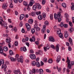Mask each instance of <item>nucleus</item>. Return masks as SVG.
I'll list each match as a JSON object with an SVG mask.
<instances>
[{
  "label": "nucleus",
  "instance_id": "nucleus-1",
  "mask_svg": "<svg viewBox=\"0 0 74 74\" xmlns=\"http://www.w3.org/2000/svg\"><path fill=\"white\" fill-rule=\"evenodd\" d=\"M19 55L18 54H16V56H15V59L16 60H17V61L19 62H20L21 63H23V57L22 56H20L19 58Z\"/></svg>",
  "mask_w": 74,
  "mask_h": 74
},
{
  "label": "nucleus",
  "instance_id": "nucleus-2",
  "mask_svg": "<svg viewBox=\"0 0 74 74\" xmlns=\"http://www.w3.org/2000/svg\"><path fill=\"white\" fill-rule=\"evenodd\" d=\"M35 2L33 0H31L30 1L29 5H28L27 6V10L28 11H30V8L29 7V6L31 7L33 5V4Z\"/></svg>",
  "mask_w": 74,
  "mask_h": 74
},
{
  "label": "nucleus",
  "instance_id": "nucleus-3",
  "mask_svg": "<svg viewBox=\"0 0 74 74\" xmlns=\"http://www.w3.org/2000/svg\"><path fill=\"white\" fill-rule=\"evenodd\" d=\"M61 32V30L59 29L58 31H57V33L58 34H59V37L63 39V35L62 33H60Z\"/></svg>",
  "mask_w": 74,
  "mask_h": 74
},
{
  "label": "nucleus",
  "instance_id": "nucleus-4",
  "mask_svg": "<svg viewBox=\"0 0 74 74\" xmlns=\"http://www.w3.org/2000/svg\"><path fill=\"white\" fill-rule=\"evenodd\" d=\"M66 62H68L67 68L68 69H71V65H70V60H69V57H67V61Z\"/></svg>",
  "mask_w": 74,
  "mask_h": 74
},
{
  "label": "nucleus",
  "instance_id": "nucleus-5",
  "mask_svg": "<svg viewBox=\"0 0 74 74\" xmlns=\"http://www.w3.org/2000/svg\"><path fill=\"white\" fill-rule=\"evenodd\" d=\"M0 53H2L3 55H4V56H7V54L5 53H3V47L1 46H0Z\"/></svg>",
  "mask_w": 74,
  "mask_h": 74
},
{
  "label": "nucleus",
  "instance_id": "nucleus-6",
  "mask_svg": "<svg viewBox=\"0 0 74 74\" xmlns=\"http://www.w3.org/2000/svg\"><path fill=\"white\" fill-rule=\"evenodd\" d=\"M25 26L27 28V31H29L31 29V27L30 25L28 23L25 24Z\"/></svg>",
  "mask_w": 74,
  "mask_h": 74
},
{
  "label": "nucleus",
  "instance_id": "nucleus-7",
  "mask_svg": "<svg viewBox=\"0 0 74 74\" xmlns=\"http://www.w3.org/2000/svg\"><path fill=\"white\" fill-rule=\"evenodd\" d=\"M29 57L32 59H36V57L35 55L32 54L29 55Z\"/></svg>",
  "mask_w": 74,
  "mask_h": 74
},
{
  "label": "nucleus",
  "instance_id": "nucleus-8",
  "mask_svg": "<svg viewBox=\"0 0 74 74\" xmlns=\"http://www.w3.org/2000/svg\"><path fill=\"white\" fill-rule=\"evenodd\" d=\"M49 40L51 42H55V40L54 38L52 36H50L49 37Z\"/></svg>",
  "mask_w": 74,
  "mask_h": 74
},
{
  "label": "nucleus",
  "instance_id": "nucleus-9",
  "mask_svg": "<svg viewBox=\"0 0 74 74\" xmlns=\"http://www.w3.org/2000/svg\"><path fill=\"white\" fill-rule=\"evenodd\" d=\"M46 25H44L43 26V29H42V33H45V30L46 29V28L45 27H46Z\"/></svg>",
  "mask_w": 74,
  "mask_h": 74
},
{
  "label": "nucleus",
  "instance_id": "nucleus-10",
  "mask_svg": "<svg viewBox=\"0 0 74 74\" xmlns=\"http://www.w3.org/2000/svg\"><path fill=\"white\" fill-rule=\"evenodd\" d=\"M36 71L38 72L40 74H42L44 73V71L42 69H40L39 70L37 69L36 70Z\"/></svg>",
  "mask_w": 74,
  "mask_h": 74
},
{
  "label": "nucleus",
  "instance_id": "nucleus-11",
  "mask_svg": "<svg viewBox=\"0 0 74 74\" xmlns=\"http://www.w3.org/2000/svg\"><path fill=\"white\" fill-rule=\"evenodd\" d=\"M37 3H36L32 7V10H36L37 8Z\"/></svg>",
  "mask_w": 74,
  "mask_h": 74
},
{
  "label": "nucleus",
  "instance_id": "nucleus-12",
  "mask_svg": "<svg viewBox=\"0 0 74 74\" xmlns=\"http://www.w3.org/2000/svg\"><path fill=\"white\" fill-rule=\"evenodd\" d=\"M8 3H7L3 4L2 6L3 8V9H5V8H6L8 7Z\"/></svg>",
  "mask_w": 74,
  "mask_h": 74
},
{
  "label": "nucleus",
  "instance_id": "nucleus-13",
  "mask_svg": "<svg viewBox=\"0 0 74 74\" xmlns=\"http://www.w3.org/2000/svg\"><path fill=\"white\" fill-rule=\"evenodd\" d=\"M69 33H68V32L67 31H65L64 34V36L65 38H67L68 36H69Z\"/></svg>",
  "mask_w": 74,
  "mask_h": 74
},
{
  "label": "nucleus",
  "instance_id": "nucleus-14",
  "mask_svg": "<svg viewBox=\"0 0 74 74\" xmlns=\"http://www.w3.org/2000/svg\"><path fill=\"white\" fill-rule=\"evenodd\" d=\"M11 41V39L10 38H8L6 39V42L9 43V44L10 43Z\"/></svg>",
  "mask_w": 74,
  "mask_h": 74
},
{
  "label": "nucleus",
  "instance_id": "nucleus-15",
  "mask_svg": "<svg viewBox=\"0 0 74 74\" xmlns=\"http://www.w3.org/2000/svg\"><path fill=\"white\" fill-rule=\"evenodd\" d=\"M69 41L71 45H73V40H72V39L71 38H69Z\"/></svg>",
  "mask_w": 74,
  "mask_h": 74
},
{
  "label": "nucleus",
  "instance_id": "nucleus-16",
  "mask_svg": "<svg viewBox=\"0 0 74 74\" xmlns=\"http://www.w3.org/2000/svg\"><path fill=\"white\" fill-rule=\"evenodd\" d=\"M37 8L38 10H40L41 8V6L38 3H37Z\"/></svg>",
  "mask_w": 74,
  "mask_h": 74
},
{
  "label": "nucleus",
  "instance_id": "nucleus-17",
  "mask_svg": "<svg viewBox=\"0 0 74 74\" xmlns=\"http://www.w3.org/2000/svg\"><path fill=\"white\" fill-rule=\"evenodd\" d=\"M24 17H25V15H24V14H21L20 16V20H21H21H22V19H23V18Z\"/></svg>",
  "mask_w": 74,
  "mask_h": 74
},
{
  "label": "nucleus",
  "instance_id": "nucleus-18",
  "mask_svg": "<svg viewBox=\"0 0 74 74\" xmlns=\"http://www.w3.org/2000/svg\"><path fill=\"white\" fill-rule=\"evenodd\" d=\"M71 5L72 6L71 7V8L72 10H74V3H71Z\"/></svg>",
  "mask_w": 74,
  "mask_h": 74
},
{
  "label": "nucleus",
  "instance_id": "nucleus-19",
  "mask_svg": "<svg viewBox=\"0 0 74 74\" xmlns=\"http://www.w3.org/2000/svg\"><path fill=\"white\" fill-rule=\"evenodd\" d=\"M38 18L39 20H42V15H40L38 16Z\"/></svg>",
  "mask_w": 74,
  "mask_h": 74
},
{
  "label": "nucleus",
  "instance_id": "nucleus-20",
  "mask_svg": "<svg viewBox=\"0 0 74 74\" xmlns=\"http://www.w3.org/2000/svg\"><path fill=\"white\" fill-rule=\"evenodd\" d=\"M56 51L57 52L59 51V45H57L56 47Z\"/></svg>",
  "mask_w": 74,
  "mask_h": 74
},
{
  "label": "nucleus",
  "instance_id": "nucleus-21",
  "mask_svg": "<svg viewBox=\"0 0 74 74\" xmlns=\"http://www.w3.org/2000/svg\"><path fill=\"white\" fill-rule=\"evenodd\" d=\"M36 66H37V67H40V63L38 62H36Z\"/></svg>",
  "mask_w": 74,
  "mask_h": 74
},
{
  "label": "nucleus",
  "instance_id": "nucleus-22",
  "mask_svg": "<svg viewBox=\"0 0 74 74\" xmlns=\"http://www.w3.org/2000/svg\"><path fill=\"white\" fill-rule=\"evenodd\" d=\"M28 22L30 24H32L33 23V20L32 19H29V20Z\"/></svg>",
  "mask_w": 74,
  "mask_h": 74
},
{
  "label": "nucleus",
  "instance_id": "nucleus-23",
  "mask_svg": "<svg viewBox=\"0 0 74 74\" xmlns=\"http://www.w3.org/2000/svg\"><path fill=\"white\" fill-rule=\"evenodd\" d=\"M3 49L4 51H5V52H7V51H8V48L6 47H4Z\"/></svg>",
  "mask_w": 74,
  "mask_h": 74
},
{
  "label": "nucleus",
  "instance_id": "nucleus-24",
  "mask_svg": "<svg viewBox=\"0 0 74 74\" xmlns=\"http://www.w3.org/2000/svg\"><path fill=\"white\" fill-rule=\"evenodd\" d=\"M36 62L35 61H33L31 62V64L32 66H36Z\"/></svg>",
  "mask_w": 74,
  "mask_h": 74
},
{
  "label": "nucleus",
  "instance_id": "nucleus-25",
  "mask_svg": "<svg viewBox=\"0 0 74 74\" xmlns=\"http://www.w3.org/2000/svg\"><path fill=\"white\" fill-rule=\"evenodd\" d=\"M3 26L4 27H7V24L6 23L4 22L3 23Z\"/></svg>",
  "mask_w": 74,
  "mask_h": 74
},
{
  "label": "nucleus",
  "instance_id": "nucleus-26",
  "mask_svg": "<svg viewBox=\"0 0 74 74\" xmlns=\"http://www.w3.org/2000/svg\"><path fill=\"white\" fill-rule=\"evenodd\" d=\"M2 68H5V69H6L7 68V65L5 64H3L2 65Z\"/></svg>",
  "mask_w": 74,
  "mask_h": 74
},
{
  "label": "nucleus",
  "instance_id": "nucleus-27",
  "mask_svg": "<svg viewBox=\"0 0 74 74\" xmlns=\"http://www.w3.org/2000/svg\"><path fill=\"white\" fill-rule=\"evenodd\" d=\"M0 61L1 62V63L2 64H3L4 63V60L3 59H2L0 60Z\"/></svg>",
  "mask_w": 74,
  "mask_h": 74
},
{
  "label": "nucleus",
  "instance_id": "nucleus-28",
  "mask_svg": "<svg viewBox=\"0 0 74 74\" xmlns=\"http://www.w3.org/2000/svg\"><path fill=\"white\" fill-rule=\"evenodd\" d=\"M23 4L24 5H25V6H26V5H28V3H27V2H25V1H24L23 2Z\"/></svg>",
  "mask_w": 74,
  "mask_h": 74
},
{
  "label": "nucleus",
  "instance_id": "nucleus-29",
  "mask_svg": "<svg viewBox=\"0 0 74 74\" xmlns=\"http://www.w3.org/2000/svg\"><path fill=\"white\" fill-rule=\"evenodd\" d=\"M56 15L58 17H60V15H61V14H60V12H58L57 13V14H56Z\"/></svg>",
  "mask_w": 74,
  "mask_h": 74
},
{
  "label": "nucleus",
  "instance_id": "nucleus-30",
  "mask_svg": "<svg viewBox=\"0 0 74 74\" xmlns=\"http://www.w3.org/2000/svg\"><path fill=\"white\" fill-rule=\"evenodd\" d=\"M31 15H32V16H34L36 15V13L34 12H31Z\"/></svg>",
  "mask_w": 74,
  "mask_h": 74
},
{
  "label": "nucleus",
  "instance_id": "nucleus-31",
  "mask_svg": "<svg viewBox=\"0 0 74 74\" xmlns=\"http://www.w3.org/2000/svg\"><path fill=\"white\" fill-rule=\"evenodd\" d=\"M31 32L32 34H34V33L35 32V29H32Z\"/></svg>",
  "mask_w": 74,
  "mask_h": 74
},
{
  "label": "nucleus",
  "instance_id": "nucleus-32",
  "mask_svg": "<svg viewBox=\"0 0 74 74\" xmlns=\"http://www.w3.org/2000/svg\"><path fill=\"white\" fill-rule=\"evenodd\" d=\"M52 59H49L48 61V62L49 63H52Z\"/></svg>",
  "mask_w": 74,
  "mask_h": 74
},
{
  "label": "nucleus",
  "instance_id": "nucleus-33",
  "mask_svg": "<svg viewBox=\"0 0 74 74\" xmlns=\"http://www.w3.org/2000/svg\"><path fill=\"white\" fill-rule=\"evenodd\" d=\"M57 69L58 72H60L61 71V70L62 69L61 68H58L57 66Z\"/></svg>",
  "mask_w": 74,
  "mask_h": 74
},
{
  "label": "nucleus",
  "instance_id": "nucleus-34",
  "mask_svg": "<svg viewBox=\"0 0 74 74\" xmlns=\"http://www.w3.org/2000/svg\"><path fill=\"white\" fill-rule=\"evenodd\" d=\"M62 5L63 7H66V4L65 3H63Z\"/></svg>",
  "mask_w": 74,
  "mask_h": 74
},
{
  "label": "nucleus",
  "instance_id": "nucleus-35",
  "mask_svg": "<svg viewBox=\"0 0 74 74\" xmlns=\"http://www.w3.org/2000/svg\"><path fill=\"white\" fill-rule=\"evenodd\" d=\"M10 60L12 62H14V61H16V60L15 59L12 57L11 58V59H10Z\"/></svg>",
  "mask_w": 74,
  "mask_h": 74
},
{
  "label": "nucleus",
  "instance_id": "nucleus-36",
  "mask_svg": "<svg viewBox=\"0 0 74 74\" xmlns=\"http://www.w3.org/2000/svg\"><path fill=\"white\" fill-rule=\"evenodd\" d=\"M38 53H39V54L41 55V54H42V50H39L38 51Z\"/></svg>",
  "mask_w": 74,
  "mask_h": 74
},
{
  "label": "nucleus",
  "instance_id": "nucleus-37",
  "mask_svg": "<svg viewBox=\"0 0 74 74\" xmlns=\"http://www.w3.org/2000/svg\"><path fill=\"white\" fill-rule=\"evenodd\" d=\"M54 17L55 19H57L58 18V16L56 15V13H55L54 14Z\"/></svg>",
  "mask_w": 74,
  "mask_h": 74
},
{
  "label": "nucleus",
  "instance_id": "nucleus-38",
  "mask_svg": "<svg viewBox=\"0 0 74 74\" xmlns=\"http://www.w3.org/2000/svg\"><path fill=\"white\" fill-rule=\"evenodd\" d=\"M38 27V25L37 24L35 23L34 25V29H36Z\"/></svg>",
  "mask_w": 74,
  "mask_h": 74
},
{
  "label": "nucleus",
  "instance_id": "nucleus-39",
  "mask_svg": "<svg viewBox=\"0 0 74 74\" xmlns=\"http://www.w3.org/2000/svg\"><path fill=\"white\" fill-rule=\"evenodd\" d=\"M36 14L37 15H38L41 14V11L37 12L36 13Z\"/></svg>",
  "mask_w": 74,
  "mask_h": 74
},
{
  "label": "nucleus",
  "instance_id": "nucleus-40",
  "mask_svg": "<svg viewBox=\"0 0 74 74\" xmlns=\"http://www.w3.org/2000/svg\"><path fill=\"white\" fill-rule=\"evenodd\" d=\"M69 25L70 26H71V27H72V26H73V24H72V22L70 21H69Z\"/></svg>",
  "mask_w": 74,
  "mask_h": 74
},
{
  "label": "nucleus",
  "instance_id": "nucleus-41",
  "mask_svg": "<svg viewBox=\"0 0 74 74\" xmlns=\"http://www.w3.org/2000/svg\"><path fill=\"white\" fill-rule=\"evenodd\" d=\"M26 51H27V49H26V47H23V51L24 52H26Z\"/></svg>",
  "mask_w": 74,
  "mask_h": 74
},
{
  "label": "nucleus",
  "instance_id": "nucleus-42",
  "mask_svg": "<svg viewBox=\"0 0 74 74\" xmlns=\"http://www.w3.org/2000/svg\"><path fill=\"white\" fill-rule=\"evenodd\" d=\"M49 23V22H48L47 21H46L45 22V25H47V26H48V24Z\"/></svg>",
  "mask_w": 74,
  "mask_h": 74
},
{
  "label": "nucleus",
  "instance_id": "nucleus-43",
  "mask_svg": "<svg viewBox=\"0 0 74 74\" xmlns=\"http://www.w3.org/2000/svg\"><path fill=\"white\" fill-rule=\"evenodd\" d=\"M50 47L52 48V49H55V46H54V45H51Z\"/></svg>",
  "mask_w": 74,
  "mask_h": 74
},
{
  "label": "nucleus",
  "instance_id": "nucleus-44",
  "mask_svg": "<svg viewBox=\"0 0 74 74\" xmlns=\"http://www.w3.org/2000/svg\"><path fill=\"white\" fill-rule=\"evenodd\" d=\"M14 45H15V46H17L18 45V42L17 41H15L14 43Z\"/></svg>",
  "mask_w": 74,
  "mask_h": 74
},
{
  "label": "nucleus",
  "instance_id": "nucleus-45",
  "mask_svg": "<svg viewBox=\"0 0 74 74\" xmlns=\"http://www.w3.org/2000/svg\"><path fill=\"white\" fill-rule=\"evenodd\" d=\"M10 8H13V4H12V3H10Z\"/></svg>",
  "mask_w": 74,
  "mask_h": 74
},
{
  "label": "nucleus",
  "instance_id": "nucleus-46",
  "mask_svg": "<svg viewBox=\"0 0 74 74\" xmlns=\"http://www.w3.org/2000/svg\"><path fill=\"white\" fill-rule=\"evenodd\" d=\"M65 16L66 18H69V15L67 13H65Z\"/></svg>",
  "mask_w": 74,
  "mask_h": 74
},
{
  "label": "nucleus",
  "instance_id": "nucleus-47",
  "mask_svg": "<svg viewBox=\"0 0 74 74\" xmlns=\"http://www.w3.org/2000/svg\"><path fill=\"white\" fill-rule=\"evenodd\" d=\"M9 53L10 55H13V52H12V51L11 50L9 51Z\"/></svg>",
  "mask_w": 74,
  "mask_h": 74
},
{
  "label": "nucleus",
  "instance_id": "nucleus-48",
  "mask_svg": "<svg viewBox=\"0 0 74 74\" xmlns=\"http://www.w3.org/2000/svg\"><path fill=\"white\" fill-rule=\"evenodd\" d=\"M50 19L51 20L53 19V15L52 14H51L50 16Z\"/></svg>",
  "mask_w": 74,
  "mask_h": 74
},
{
  "label": "nucleus",
  "instance_id": "nucleus-49",
  "mask_svg": "<svg viewBox=\"0 0 74 74\" xmlns=\"http://www.w3.org/2000/svg\"><path fill=\"white\" fill-rule=\"evenodd\" d=\"M36 29V31H37V32H39L40 30V27H38Z\"/></svg>",
  "mask_w": 74,
  "mask_h": 74
},
{
  "label": "nucleus",
  "instance_id": "nucleus-50",
  "mask_svg": "<svg viewBox=\"0 0 74 74\" xmlns=\"http://www.w3.org/2000/svg\"><path fill=\"white\" fill-rule=\"evenodd\" d=\"M45 0H43L42 1V4L43 5L45 4Z\"/></svg>",
  "mask_w": 74,
  "mask_h": 74
},
{
  "label": "nucleus",
  "instance_id": "nucleus-51",
  "mask_svg": "<svg viewBox=\"0 0 74 74\" xmlns=\"http://www.w3.org/2000/svg\"><path fill=\"white\" fill-rule=\"evenodd\" d=\"M64 25H63V23L62 22H61L60 23V27H63V26H64Z\"/></svg>",
  "mask_w": 74,
  "mask_h": 74
},
{
  "label": "nucleus",
  "instance_id": "nucleus-52",
  "mask_svg": "<svg viewBox=\"0 0 74 74\" xmlns=\"http://www.w3.org/2000/svg\"><path fill=\"white\" fill-rule=\"evenodd\" d=\"M58 21L59 22H60V21H62V18H61L60 17L58 18Z\"/></svg>",
  "mask_w": 74,
  "mask_h": 74
},
{
  "label": "nucleus",
  "instance_id": "nucleus-53",
  "mask_svg": "<svg viewBox=\"0 0 74 74\" xmlns=\"http://www.w3.org/2000/svg\"><path fill=\"white\" fill-rule=\"evenodd\" d=\"M69 30L71 32H72L73 31V28L72 27L70 28L69 29Z\"/></svg>",
  "mask_w": 74,
  "mask_h": 74
},
{
  "label": "nucleus",
  "instance_id": "nucleus-54",
  "mask_svg": "<svg viewBox=\"0 0 74 74\" xmlns=\"http://www.w3.org/2000/svg\"><path fill=\"white\" fill-rule=\"evenodd\" d=\"M32 72H33V73H34L35 74V73H36V70H35V69H33L32 70Z\"/></svg>",
  "mask_w": 74,
  "mask_h": 74
},
{
  "label": "nucleus",
  "instance_id": "nucleus-55",
  "mask_svg": "<svg viewBox=\"0 0 74 74\" xmlns=\"http://www.w3.org/2000/svg\"><path fill=\"white\" fill-rule=\"evenodd\" d=\"M64 27L65 28H67L68 27V25L67 24H64Z\"/></svg>",
  "mask_w": 74,
  "mask_h": 74
},
{
  "label": "nucleus",
  "instance_id": "nucleus-56",
  "mask_svg": "<svg viewBox=\"0 0 74 74\" xmlns=\"http://www.w3.org/2000/svg\"><path fill=\"white\" fill-rule=\"evenodd\" d=\"M60 59L57 58V60H56V62H57V63H59V62L60 61Z\"/></svg>",
  "mask_w": 74,
  "mask_h": 74
},
{
  "label": "nucleus",
  "instance_id": "nucleus-57",
  "mask_svg": "<svg viewBox=\"0 0 74 74\" xmlns=\"http://www.w3.org/2000/svg\"><path fill=\"white\" fill-rule=\"evenodd\" d=\"M68 50L69 51H71V47L69 46L68 47Z\"/></svg>",
  "mask_w": 74,
  "mask_h": 74
},
{
  "label": "nucleus",
  "instance_id": "nucleus-58",
  "mask_svg": "<svg viewBox=\"0 0 74 74\" xmlns=\"http://www.w3.org/2000/svg\"><path fill=\"white\" fill-rule=\"evenodd\" d=\"M25 44L26 45H27V47L29 46V43L28 42H26L25 43Z\"/></svg>",
  "mask_w": 74,
  "mask_h": 74
},
{
  "label": "nucleus",
  "instance_id": "nucleus-59",
  "mask_svg": "<svg viewBox=\"0 0 74 74\" xmlns=\"http://www.w3.org/2000/svg\"><path fill=\"white\" fill-rule=\"evenodd\" d=\"M40 64H41L40 66H42L44 65V63H43V62H42V61L40 62Z\"/></svg>",
  "mask_w": 74,
  "mask_h": 74
},
{
  "label": "nucleus",
  "instance_id": "nucleus-60",
  "mask_svg": "<svg viewBox=\"0 0 74 74\" xmlns=\"http://www.w3.org/2000/svg\"><path fill=\"white\" fill-rule=\"evenodd\" d=\"M15 15H18V11H15Z\"/></svg>",
  "mask_w": 74,
  "mask_h": 74
},
{
  "label": "nucleus",
  "instance_id": "nucleus-61",
  "mask_svg": "<svg viewBox=\"0 0 74 74\" xmlns=\"http://www.w3.org/2000/svg\"><path fill=\"white\" fill-rule=\"evenodd\" d=\"M29 41H31V42H32V41H34H34H35V40H33V39H32V38H30V39H29Z\"/></svg>",
  "mask_w": 74,
  "mask_h": 74
},
{
  "label": "nucleus",
  "instance_id": "nucleus-62",
  "mask_svg": "<svg viewBox=\"0 0 74 74\" xmlns=\"http://www.w3.org/2000/svg\"><path fill=\"white\" fill-rule=\"evenodd\" d=\"M14 73L15 74H18V72H17L16 70H14Z\"/></svg>",
  "mask_w": 74,
  "mask_h": 74
},
{
  "label": "nucleus",
  "instance_id": "nucleus-63",
  "mask_svg": "<svg viewBox=\"0 0 74 74\" xmlns=\"http://www.w3.org/2000/svg\"><path fill=\"white\" fill-rule=\"evenodd\" d=\"M46 47L47 49H49V46L47 45Z\"/></svg>",
  "mask_w": 74,
  "mask_h": 74
},
{
  "label": "nucleus",
  "instance_id": "nucleus-64",
  "mask_svg": "<svg viewBox=\"0 0 74 74\" xmlns=\"http://www.w3.org/2000/svg\"><path fill=\"white\" fill-rule=\"evenodd\" d=\"M73 64H74V62H71V64H70V65H71V66H73Z\"/></svg>",
  "mask_w": 74,
  "mask_h": 74
}]
</instances>
